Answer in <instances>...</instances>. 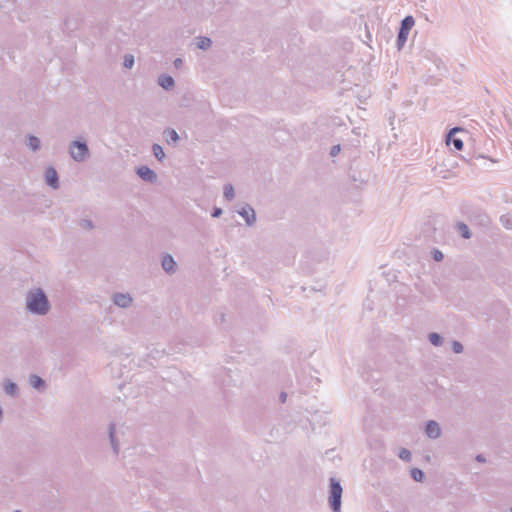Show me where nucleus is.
I'll list each match as a JSON object with an SVG mask.
<instances>
[{"label":"nucleus","instance_id":"nucleus-26","mask_svg":"<svg viewBox=\"0 0 512 512\" xmlns=\"http://www.w3.org/2000/svg\"><path fill=\"white\" fill-rule=\"evenodd\" d=\"M452 350L454 353L459 354L463 352V345L459 341L452 342Z\"/></svg>","mask_w":512,"mask_h":512},{"label":"nucleus","instance_id":"nucleus-23","mask_svg":"<svg viewBox=\"0 0 512 512\" xmlns=\"http://www.w3.org/2000/svg\"><path fill=\"white\" fill-rule=\"evenodd\" d=\"M500 222L506 229H512V216L510 214L500 216Z\"/></svg>","mask_w":512,"mask_h":512},{"label":"nucleus","instance_id":"nucleus-5","mask_svg":"<svg viewBox=\"0 0 512 512\" xmlns=\"http://www.w3.org/2000/svg\"><path fill=\"white\" fill-rule=\"evenodd\" d=\"M467 130H448L446 134L445 140L447 146L453 145L455 150L463 149V140L460 137H457V133L466 132Z\"/></svg>","mask_w":512,"mask_h":512},{"label":"nucleus","instance_id":"nucleus-36","mask_svg":"<svg viewBox=\"0 0 512 512\" xmlns=\"http://www.w3.org/2000/svg\"><path fill=\"white\" fill-rule=\"evenodd\" d=\"M181 63H182V60H181V59H176V60H175V66H176V67H180Z\"/></svg>","mask_w":512,"mask_h":512},{"label":"nucleus","instance_id":"nucleus-6","mask_svg":"<svg viewBox=\"0 0 512 512\" xmlns=\"http://www.w3.org/2000/svg\"><path fill=\"white\" fill-rule=\"evenodd\" d=\"M45 183L52 189L59 188V177L56 169L53 166H49L44 172Z\"/></svg>","mask_w":512,"mask_h":512},{"label":"nucleus","instance_id":"nucleus-9","mask_svg":"<svg viewBox=\"0 0 512 512\" xmlns=\"http://www.w3.org/2000/svg\"><path fill=\"white\" fill-rule=\"evenodd\" d=\"M425 432L429 438L437 439L441 435L440 425L436 421L430 420L426 424Z\"/></svg>","mask_w":512,"mask_h":512},{"label":"nucleus","instance_id":"nucleus-34","mask_svg":"<svg viewBox=\"0 0 512 512\" xmlns=\"http://www.w3.org/2000/svg\"><path fill=\"white\" fill-rule=\"evenodd\" d=\"M286 398H287V394L285 392H281L280 397H279L280 402L285 403Z\"/></svg>","mask_w":512,"mask_h":512},{"label":"nucleus","instance_id":"nucleus-2","mask_svg":"<svg viewBox=\"0 0 512 512\" xmlns=\"http://www.w3.org/2000/svg\"><path fill=\"white\" fill-rule=\"evenodd\" d=\"M461 211L472 225L484 229L490 228L492 224L491 218L483 209L465 203L461 206Z\"/></svg>","mask_w":512,"mask_h":512},{"label":"nucleus","instance_id":"nucleus-16","mask_svg":"<svg viewBox=\"0 0 512 512\" xmlns=\"http://www.w3.org/2000/svg\"><path fill=\"white\" fill-rule=\"evenodd\" d=\"M29 383L33 388H35L37 390H41V389L45 388V381L41 377H39L35 374L30 376Z\"/></svg>","mask_w":512,"mask_h":512},{"label":"nucleus","instance_id":"nucleus-28","mask_svg":"<svg viewBox=\"0 0 512 512\" xmlns=\"http://www.w3.org/2000/svg\"><path fill=\"white\" fill-rule=\"evenodd\" d=\"M211 45V40L209 38H202L199 43H198V46L199 48L201 49H206L208 48L209 46Z\"/></svg>","mask_w":512,"mask_h":512},{"label":"nucleus","instance_id":"nucleus-17","mask_svg":"<svg viewBox=\"0 0 512 512\" xmlns=\"http://www.w3.org/2000/svg\"><path fill=\"white\" fill-rule=\"evenodd\" d=\"M414 24H415L414 18L412 16H407L402 21L400 31L409 34V32L413 28Z\"/></svg>","mask_w":512,"mask_h":512},{"label":"nucleus","instance_id":"nucleus-38","mask_svg":"<svg viewBox=\"0 0 512 512\" xmlns=\"http://www.w3.org/2000/svg\"><path fill=\"white\" fill-rule=\"evenodd\" d=\"M509 512H512V507L510 508V511Z\"/></svg>","mask_w":512,"mask_h":512},{"label":"nucleus","instance_id":"nucleus-15","mask_svg":"<svg viewBox=\"0 0 512 512\" xmlns=\"http://www.w3.org/2000/svg\"><path fill=\"white\" fill-rule=\"evenodd\" d=\"M164 137L167 144L176 146L180 137L176 130H164Z\"/></svg>","mask_w":512,"mask_h":512},{"label":"nucleus","instance_id":"nucleus-27","mask_svg":"<svg viewBox=\"0 0 512 512\" xmlns=\"http://www.w3.org/2000/svg\"><path fill=\"white\" fill-rule=\"evenodd\" d=\"M80 225H81V227H83V228H85L87 230H91V229L94 228L93 222L91 220H89V219H82L80 221Z\"/></svg>","mask_w":512,"mask_h":512},{"label":"nucleus","instance_id":"nucleus-19","mask_svg":"<svg viewBox=\"0 0 512 512\" xmlns=\"http://www.w3.org/2000/svg\"><path fill=\"white\" fill-rule=\"evenodd\" d=\"M159 84L165 88L169 89L174 85V80L171 76L163 75L159 79Z\"/></svg>","mask_w":512,"mask_h":512},{"label":"nucleus","instance_id":"nucleus-25","mask_svg":"<svg viewBox=\"0 0 512 512\" xmlns=\"http://www.w3.org/2000/svg\"><path fill=\"white\" fill-rule=\"evenodd\" d=\"M398 457L403 461L409 462L411 461V452L406 448H402L398 453Z\"/></svg>","mask_w":512,"mask_h":512},{"label":"nucleus","instance_id":"nucleus-1","mask_svg":"<svg viewBox=\"0 0 512 512\" xmlns=\"http://www.w3.org/2000/svg\"><path fill=\"white\" fill-rule=\"evenodd\" d=\"M26 309L35 315L44 316L50 311V302L40 287L31 288L26 294Z\"/></svg>","mask_w":512,"mask_h":512},{"label":"nucleus","instance_id":"nucleus-11","mask_svg":"<svg viewBox=\"0 0 512 512\" xmlns=\"http://www.w3.org/2000/svg\"><path fill=\"white\" fill-rule=\"evenodd\" d=\"M108 435L113 452L117 455L120 451V446L116 438V426L114 423H110L108 428Z\"/></svg>","mask_w":512,"mask_h":512},{"label":"nucleus","instance_id":"nucleus-20","mask_svg":"<svg viewBox=\"0 0 512 512\" xmlns=\"http://www.w3.org/2000/svg\"><path fill=\"white\" fill-rule=\"evenodd\" d=\"M224 197L227 201H232L235 197V192L232 184L224 185Z\"/></svg>","mask_w":512,"mask_h":512},{"label":"nucleus","instance_id":"nucleus-3","mask_svg":"<svg viewBox=\"0 0 512 512\" xmlns=\"http://www.w3.org/2000/svg\"><path fill=\"white\" fill-rule=\"evenodd\" d=\"M342 486L335 478H330L329 505L332 512H341Z\"/></svg>","mask_w":512,"mask_h":512},{"label":"nucleus","instance_id":"nucleus-32","mask_svg":"<svg viewBox=\"0 0 512 512\" xmlns=\"http://www.w3.org/2000/svg\"><path fill=\"white\" fill-rule=\"evenodd\" d=\"M340 151H341V146L339 144L334 145L330 149V156L331 157H335V156H337L339 154Z\"/></svg>","mask_w":512,"mask_h":512},{"label":"nucleus","instance_id":"nucleus-10","mask_svg":"<svg viewBox=\"0 0 512 512\" xmlns=\"http://www.w3.org/2000/svg\"><path fill=\"white\" fill-rule=\"evenodd\" d=\"M133 299L129 294L116 293L113 296V302L115 305L121 308H127L131 305Z\"/></svg>","mask_w":512,"mask_h":512},{"label":"nucleus","instance_id":"nucleus-35","mask_svg":"<svg viewBox=\"0 0 512 512\" xmlns=\"http://www.w3.org/2000/svg\"><path fill=\"white\" fill-rule=\"evenodd\" d=\"M476 460H477L478 462H485V458H484V457H483V455H481V454L476 456Z\"/></svg>","mask_w":512,"mask_h":512},{"label":"nucleus","instance_id":"nucleus-22","mask_svg":"<svg viewBox=\"0 0 512 512\" xmlns=\"http://www.w3.org/2000/svg\"><path fill=\"white\" fill-rule=\"evenodd\" d=\"M428 338L431 344H433L434 346H440L443 343V338L438 333L432 332L429 334Z\"/></svg>","mask_w":512,"mask_h":512},{"label":"nucleus","instance_id":"nucleus-37","mask_svg":"<svg viewBox=\"0 0 512 512\" xmlns=\"http://www.w3.org/2000/svg\"><path fill=\"white\" fill-rule=\"evenodd\" d=\"M2 418H3V411H2V408L0 407V422L2 421Z\"/></svg>","mask_w":512,"mask_h":512},{"label":"nucleus","instance_id":"nucleus-4","mask_svg":"<svg viewBox=\"0 0 512 512\" xmlns=\"http://www.w3.org/2000/svg\"><path fill=\"white\" fill-rule=\"evenodd\" d=\"M69 154L76 162H84L90 157V151L84 140L77 139L70 143Z\"/></svg>","mask_w":512,"mask_h":512},{"label":"nucleus","instance_id":"nucleus-12","mask_svg":"<svg viewBox=\"0 0 512 512\" xmlns=\"http://www.w3.org/2000/svg\"><path fill=\"white\" fill-rule=\"evenodd\" d=\"M161 266L165 272L172 274L175 272L176 262L170 254H166L162 258Z\"/></svg>","mask_w":512,"mask_h":512},{"label":"nucleus","instance_id":"nucleus-24","mask_svg":"<svg viewBox=\"0 0 512 512\" xmlns=\"http://www.w3.org/2000/svg\"><path fill=\"white\" fill-rule=\"evenodd\" d=\"M411 477L417 482H421L424 479V472L419 468H413L411 470Z\"/></svg>","mask_w":512,"mask_h":512},{"label":"nucleus","instance_id":"nucleus-18","mask_svg":"<svg viewBox=\"0 0 512 512\" xmlns=\"http://www.w3.org/2000/svg\"><path fill=\"white\" fill-rule=\"evenodd\" d=\"M456 228H457V231L461 234V236L464 239H470L471 238L472 234L470 232L469 227L465 223L458 222L456 224Z\"/></svg>","mask_w":512,"mask_h":512},{"label":"nucleus","instance_id":"nucleus-13","mask_svg":"<svg viewBox=\"0 0 512 512\" xmlns=\"http://www.w3.org/2000/svg\"><path fill=\"white\" fill-rule=\"evenodd\" d=\"M3 390L5 394L11 397H17L19 394V388L16 383L9 379H5L3 382Z\"/></svg>","mask_w":512,"mask_h":512},{"label":"nucleus","instance_id":"nucleus-7","mask_svg":"<svg viewBox=\"0 0 512 512\" xmlns=\"http://www.w3.org/2000/svg\"><path fill=\"white\" fill-rule=\"evenodd\" d=\"M137 175L144 181L154 183L157 181V174L148 166H140L136 171Z\"/></svg>","mask_w":512,"mask_h":512},{"label":"nucleus","instance_id":"nucleus-33","mask_svg":"<svg viewBox=\"0 0 512 512\" xmlns=\"http://www.w3.org/2000/svg\"><path fill=\"white\" fill-rule=\"evenodd\" d=\"M221 214H222V209L215 207L212 212V217L216 218V217H219Z\"/></svg>","mask_w":512,"mask_h":512},{"label":"nucleus","instance_id":"nucleus-39","mask_svg":"<svg viewBox=\"0 0 512 512\" xmlns=\"http://www.w3.org/2000/svg\"><path fill=\"white\" fill-rule=\"evenodd\" d=\"M15 512H20L19 510H16Z\"/></svg>","mask_w":512,"mask_h":512},{"label":"nucleus","instance_id":"nucleus-21","mask_svg":"<svg viewBox=\"0 0 512 512\" xmlns=\"http://www.w3.org/2000/svg\"><path fill=\"white\" fill-rule=\"evenodd\" d=\"M152 152L154 156L157 158V160L162 161L165 157V153L163 151V148L159 144H153L152 145Z\"/></svg>","mask_w":512,"mask_h":512},{"label":"nucleus","instance_id":"nucleus-31","mask_svg":"<svg viewBox=\"0 0 512 512\" xmlns=\"http://www.w3.org/2000/svg\"><path fill=\"white\" fill-rule=\"evenodd\" d=\"M432 255L435 261H441L443 259V253L438 249H434Z\"/></svg>","mask_w":512,"mask_h":512},{"label":"nucleus","instance_id":"nucleus-8","mask_svg":"<svg viewBox=\"0 0 512 512\" xmlns=\"http://www.w3.org/2000/svg\"><path fill=\"white\" fill-rule=\"evenodd\" d=\"M238 214L244 218L248 226H252L256 222V213L250 205H245L238 211Z\"/></svg>","mask_w":512,"mask_h":512},{"label":"nucleus","instance_id":"nucleus-14","mask_svg":"<svg viewBox=\"0 0 512 512\" xmlns=\"http://www.w3.org/2000/svg\"><path fill=\"white\" fill-rule=\"evenodd\" d=\"M26 146L33 152H37L41 148V140L34 135H27Z\"/></svg>","mask_w":512,"mask_h":512},{"label":"nucleus","instance_id":"nucleus-30","mask_svg":"<svg viewBox=\"0 0 512 512\" xmlns=\"http://www.w3.org/2000/svg\"><path fill=\"white\" fill-rule=\"evenodd\" d=\"M134 64V57L132 55H128L124 59V66L126 68H131Z\"/></svg>","mask_w":512,"mask_h":512},{"label":"nucleus","instance_id":"nucleus-29","mask_svg":"<svg viewBox=\"0 0 512 512\" xmlns=\"http://www.w3.org/2000/svg\"><path fill=\"white\" fill-rule=\"evenodd\" d=\"M408 35L407 33H404V32H401L399 31V35H398V43L400 46H403L404 43L406 42L407 38H408Z\"/></svg>","mask_w":512,"mask_h":512}]
</instances>
